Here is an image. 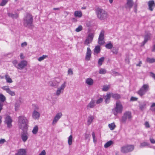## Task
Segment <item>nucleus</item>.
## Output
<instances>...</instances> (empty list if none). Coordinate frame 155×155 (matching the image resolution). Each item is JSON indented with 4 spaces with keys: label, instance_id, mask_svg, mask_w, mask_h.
I'll return each instance as SVG.
<instances>
[{
    "label": "nucleus",
    "instance_id": "obj_1",
    "mask_svg": "<svg viewBox=\"0 0 155 155\" xmlns=\"http://www.w3.org/2000/svg\"><path fill=\"white\" fill-rule=\"evenodd\" d=\"M28 120L24 116H21L18 118V124L20 129L23 130H26L28 128Z\"/></svg>",
    "mask_w": 155,
    "mask_h": 155
},
{
    "label": "nucleus",
    "instance_id": "obj_2",
    "mask_svg": "<svg viewBox=\"0 0 155 155\" xmlns=\"http://www.w3.org/2000/svg\"><path fill=\"white\" fill-rule=\"evenodd\" d=\"M95 13L97 18L101 21H105L108 17L107 12L100 8L98 7L96 9Z\"/></svg>",
    "mask_w": 155,
    "mask_h": 155
},
{
    "label": "nucleus",
    "instance_id": "obj_3",
    "mask_svg": "<svg viewBox=\"0 0 155 155\" xmlns=\"http://www.w3.org/2000/svg\"><path fill=\"white\" fill-rule=\"evenodd\" d=\"M33 21V17L30 13H26L23 19V24L25 26L30 27L32 26Z\"/></svg>",
    "mask_w": 155,
    "mask_h": 155
},
{
    "label": "nucleus",
    "instance_id": "obj_4",
    "mask_svg": "<svg viewBox=\"0 0 155 155\" xmlns=\"http://www.w3.org/2000/svg\"><path fill=\"white\" fill-rule=\"evenodd\" d=\"M123 107L120 101H117L115 107L113 110L114 114L116 116L118 114H121L123 111Z\"/></svg>",
    "mask_w": 155,
    "mask_h": 155
},
{
    "label": "nucleus",
    "instance_id": "obj_5",
    "mask_svg": "<svg viewBox=\"0 0 155 155\" xmlns=\"http://www.w3.org/2000/svg\"><path fill=\"white\" fill-rule=\"evenodd\" d=\"M132 117L131 112L127 111L124 113L123 116L120 120V121L122 123H125L127 120L130 121L132 119Z\"/></svg>",
    "mask_w": 155,
    "mask_h": 155
},
{
    "label": "nucleus",
    "instance_id": "obj_6",
    "mask_svg": "<svg viewBox=\"0 0 155 155\" xmlns=\"http://www.w3.org/2000/svg\"><path fill=\"white\" fill-rule=\"evenodd\" d=\"M66 82L65 81H64L60 87L57 88L55 93V95L58 96L61 94H62L64 92V89L66 86Z\"/></svg>",
    "mask_w": 155,
    "mask_h": 155
},
{
    "label": "nucleus",
    "instance_id": "obj_7",
    "mask_svg": "<svg viewBox=\"0 0 155 155\" xmlns=\"http://www.w3.org/2000/svg\"><path fill=\"white\" fill-rule=\"evenodd\" d=\"M149 90V86L148 84H144L140 89L138 91V94L142 96L144 95Z\"/></svg>",
    "mask_w": 155,
    "mask_h": 155
},
{
    "label": "nucleus",
    "instance_id": "obj_8",
    "mask_svg": "<svg viewBox=\"0 0 155 155\" xmlns=\"http://www.w3.org/2000/svg\"><path fill=\"white\" fill-rule=\"evenodd\" d=\"M134 148V147L133 145H127L121 147V151L122 152L126 153L132 151Z\"/></svg>",
    "mask_w": 155,
    "mask_h": 155
},
{
    "label": "nucleus",
    "instance_id": "obj_9",
    "mask_svg": "<svg viewBox=\"0 0 155 155\" xmlns=\"http://www.w3.org/2000/svg\"><path fill=\"white\" fill-rule=\"evenodd\" d=\"M39 107L36 106L32 113V117L35 120H38L40 118V113L38 111Z\"/></svg>",
    "mask_w": 155,
    "mask_h": 155
},
{
    "label": "nucleus",
    "instance_id": "obj_10",
    "mask_svg": "<svg viewBox=\"0 0 155 155\" xmlns=\"http://www.w3.org/2000/svg\"><path fill=\"white\" fill-rule=\"evenodd\" d=\"M104 31L102 30L101 31L99 36L98 43L100 45H103L104 43Z\"/></svg>",
    "mask_w": 155,
    "mask_h": 155
},
{
    "label": "nucleus",
    "instance_id": "obj_11",
    "mask_svg": "<svg viewBox=\"0 0 155 155\" xmlns=\"http://www.w3.org/2000/svg\"><path fill=\"white\" fill-rule=\"evenodd\" d=\"M27 62L24 60H22L18 64L17 69L20 70L23 69L27 65Z\"/></svg>",
    "mask_w": 155,
    "mask_h": 155
},
{
    "label": "nucleus",
    "instance_id": "obj_12",
    "mask_svg": "<svg viewBox=\"0 0 155 155\" xmlns=\"http://www.w3.org/2000/svg\"><path fill=\"white\" fill-rule=\"evenodd\" d=\"M4 90L7 93L11 96H14L15 95V92L11 90L8 86H4L2 87Z\"/></svg>",
    "mask_w": 155,
    "mask_h": 155
},
{
    "label": "nucleus",
    "instance_id": "obj_13",
    "mask_svg": "<svg viewBox=\"0 0 155 155\" xmlns=\"http://www.w3.org/2000/svg\"><path fill=\"white\" fill-rule=\"evenodd\" d=\"M62 116L61 113H57L54 117L52 122V124L54 125L56 124L59 120L61 118Z\"/></svg>",
    "mask_w": 155,
    "mask_h": 155
},
{
    "label": "nucleus",
    "instance_id": "obj_14",
    "mask_svg": "<svg viewBox=\"0 0 155 155\" xmlns=\"http://www.w3.org/2000/svg\"><path fill=\"white\" fill-rule=\"evenodd\" d=\"M12 120L9 116H7L5 118V123L8 128H10L12 127Z\"/></svg>",
    "mask_w": 155,
    "mask_h": 155
},
{
    "label": "nucleus",
    "instance_id": "obj_15",
    "mask_svg": "<svg viewBox=\"0 0 155 155\" xmlns=\"http://www.w3.org/2000/svg\"><path fill=\"white\" fill-rule=\"evenodd\" d=\"M21 137L22 140L25 142L28 138V134L26 131L22 132L21 133Z\"/></svg>",
    "mask_w": 155,
    "mask_h": 155
},
{
    "label": "nucleus",
    "instance_id": "obj_16",
    "mask_svg": "<svg viewBox=\"0 0 155 155\" xmlns=\"http://www.w3.org/2000/svg\"><path fill=\"white\" fill-rule=\"evenodd\" d=\"M94 35L92 34H89L84 42V44L88 45L92 41Z\"/></svg>",
    "mask_w": 155,
    "mask_h": 155
},
{
    "label": "nucleus",
    "instance_id": "obj_17",
    "mask_svg": "<svg viewBox=\"0 0 155 155\" xmlns=\"http://www.w3.org/2000/svg\"><path fill=\"white\" fill-rule=\"evenodd\" d=\"M91 51L89 47L87 48V51L86 53V55L85 57V59L86 61H88L90 60L91 57Z\"/></svg>",
    "mask_w": 155,
    "mask_h": 155
},
{
    "label": "nucleus",
    "instance_id": "obj_18",
    "mask_svg": "<svg viewBox=\"0 0 155 155\" xmlns=\"http://www.w3.org/2000/svg\"><path fill=\"white\" fill-rule=\"evenodd\" d=\"M149 9L151 11H152L153 8L155 7V4L153 1H149L148 2Z\"/></svg>",
    "mask_w": 155,
    "mask_h": 155
},
{
    "label": "nucleus",
    "instance_id": "obj_19",
    "mask_svg": "<svg viewBox=\"0 0 155 155\" xmlns=\"http://www.w3.org/2000/svg\"><path fill=\"white\" fill-rule=\"evenodd\" d=\"M26 150L24 149H21L18 150L17 152L15 155H26Z\"/></svg>",
    "mask_w": 155,
    "mask_h": 155
},
{
    "label": "nucleus",
    "instance_id": "obj_20",
    "mask_svg": "<svg viewBox=\"0 0 155 155\" xmlns=\"http://www.w3.org/2000/svg\"><path fill=\"white\" fill-rule=\"evenodd\" d=\"M95 106V102L93 100H92L90 103L87 105V109L93 108Z\"/></svg>",
    "mask_w": 155,
    "mask_h": 155
},
{
    "label": "nucleus",
    "instance_id": "obj_21",
    "mask_svg": "<svg viewBox=\"0 0 155 155\" xmlns=\"http://www.w3.org/2000/svg\"><path fill=\"white\" fill-rule=\"evenodd\" d=\"M59 82L57 81L56 80H53L52 81L49 82V85L51 87H57L59 85Z\"/></svg>",
    "mask_w": 155,
    "mask_h": 155
},
{
    "label": "nucleus",
    "instance_id": "obj_22",
    "mask_svg": "<svg viewBox=\"0 0 155 155\" xmlns=\"http://www.w3.org/2000/svg\"><path fill=\"white\" fill-rule=\"evenodd\" d=\"M5 97L2 94H1V110L2 109V107L3 106L2 102L5 104H6V102L5 101L6 100Z\"/></svg>",
    "mask_w": 155,
    "mask_h": 155
},
{
    "label": "nucleus",
    "instance_id": "obj_23",
    "mask_svg": "<svg viewBox=\"0 0 155 155\" xmlns=\"http://www.w3.org/2000/svg\"><path fill=\"white\" fill-rule=\"evenodd\" d=\"M74 15L76 17L80 18L82 16V13L81 11H76L74 12Z\"/></svg>",
    "mask_w": 155,
    "mask_h": 155
},
{
    "label": "nucleus",
    "instance_id": "obj_24",
    "mask_svg": "<svg viewBox=\"0 0 155 155\" xmlns=\"http://www.w3.org/2000/svg\"><path fill=\"white\" fill-rule=\"evenodd\" d=\"M85 82L87 85L91 86L93 85L94 81L92 78H88L86 80Z\"/></svg>",
    "mask_w": 155,
    "mask_h": 155
},
{
    "label": "nucleus",
    "instance_id": "obj_25",
    "mask_svg": "<svg viewBox=\"0 0 155 155\" xmlns=\"http://www.w3.org/2000/svg\"><path fill=\"white\" fill-rule=\"evenodd\" d=\"M94 119V116L91 115H90L88 116L87 120V124L88 125H89L91 124V123L93 121Z\"/></svg>",
    "mask_w": 155,
    "mask_h": 155
},
{
    "label": "nucleus",
    "instance_id": "obj_26",
    "mask_svg": "<svg viewBox=\"0 0 155 155\" xmlns=\"http://www.w3.org/2000/svg\"><path fill=\"white\" fill-rule=\"evenodd\" d=\"M133 2L132 0H127V7L131 8L133 5Z\"/></svg>",
    "mask_w": 155,
    "mask_h": 155
},
{
    "label": "nucleus",
    "instance_id": "obj_27",
    "mask_svg": "<svg viewBox=\"0 0 155 155\" xmlns=\"http://www.w3.org/2000/svg\"><path fill=\"white\" fill-rule=\"evenodd\" d=\"M111 96V93L107 94V95L104 96L105 102L106 103H108L109 102V101Z\"/></svg>",
    "mask_w": 155,
    "mask_h": 155
},
{
    "label": "nucleus",
    "instance_id": "obj_28",
    "mask_svg": "<svg viewBox=\"0 0 155 155\" xmlns=\"http://www.w3.org/2000/svg\"><path fill=\"white\" fill-rule=\"evenodd\" d=\"M5 78L7 83H11L13 81L12 79L8 74L5 75Z\"/></svg>",
    "mask_w": 155,
    "mask_h": 155
},
{
    "label": "nucleus",
    "instance_id": "obj_29",
    "mask_svg": "<svg viewBox=\"0 0 155 155\" xmlns=\"http://www.w3.org/2000/svg\"><path fill=\"white\" fill-rule=\"evenodd\" d=\"M8 15L9 17H11L12 18H18V15L17 14H13L11 13L8 12Z\"/></svg>",
    "mask_w": 155,
    "mask_h": 155
},
{
    "label": "nucleus",
    "instance_id": "obj_30",
    "mask_svg": "<svg viewBox=\"0 0 155 155\" xmlns=\"http://www.w3.org/2000/svg\"><path fill=\"white\" fill-rule=\"evenodd\" d=\"M111 97L115 100H117L120 98V96L117 94L111 93Z\"/></svg>",
    "mask_w": 155,
    "mask_h": 155
},
{
    "label": "nucleus",
    "instance_id": "obj_31",
    "mask_svg": "<svg viewBox=\"0 0 155 155\" xmlns=\"http://www.w3.org/2000/svg\"><path fill=\"white\" fill-rule=\"evenodd\" d=\"M20 102L17 101L15 103V110L16 111L18 110L19 109L20 106Z\"/></svg>",
    "mask_w": 155,
    "mask_h": 155
},
{
    "label": "nucleus",
    "instance_id": "obj_32",
    "mask_svg": "<svg viewBox=\"0 0 155 155\" xmlns=\"http://www.w3.org/2000/svg\"><path fill=\"white\" fill-rule=\"evenodd\" d=\"M113 141L112 140H110L105 144L104 147L105 148H107L113 144Z\"/></svg>",
    "mask_w": 155,
    "mask_h": 155
},
{
    "label": "nucleus",
    "instance_id": "obj_33",
    "mask_svg": "<svg viewBox=\"0 0 155 155\" xmlns=\"http://www.w3.org/2000/svg\"><path fill=\"white\" fill-rule=\"evenodd\" d=\"M100 47L99 45L96 46L94 49V52L97 54H98L100 52Z\"/></svg>",
    "mask_w": 155,
    "mask_h": 155
},
{
    "label": "nucleus",
    "instance_id": "obj_34",
    "mask_svg": "<svg viewBox=\"0 0 155 155\" xmlns=\"http://www.w3.org/2000/svg\"><path fill=\"white\" fill-rule=\"evenodd\" d=\"M108 126L111 130H114L116 127V126L115 125L114 123H112L110 124H109Z\"/></svg>",
    "mask_w": 155,
    "mask_h": 155
},
{
    "label": "nucleus",
    "instance_id": "obj_35",
    "mask_svg": "<svg viewBox=\"0 0 155 155\" xmlns=\"http://www.w3.org/2000/svg\"><path fill=\"white\" fill-rule=\"evenodd\" d=\"M149 145V144L147 142H143L140 143V147L142 148L144 147L148 146Z\"/></svg>",
    "mask_w": 155,
    "mask_h": 155
},
{
    "label": "nucleus",
    "instance_id": "obj_36",
    "mask_svg": "<svg viewBox=\"0 0 155 155\" xmlns=\"http://www.w3.org/2000/svg\"><path fill=\"white\" fill-rule=\"evenodd\" d=\"M73 137L72 135H71L68 138V143L69 145H71L72 144Z\"/></svg>",
    "mask_w": 155,
    "mask_h": 155
},
{
    "label": "nucleus",
    "instance_id": "obj_37",
    "mask_svg": "<svg viewBox=\"0 0 155 155\" xmlns=\"http://www.w3.org/2000/svg\"><path fill=\"white\" fill-rule=\"evenodd\" d=\"M147 61L150 63H152L155 62V58H147L146 59Z\"/></svg>",
    "mask_w": 155,
    "mask_h": 155
},
{
    "label": "nucleus",
    "instance_id": "obj_38",
    "mask_svg": "<svg viewBox=\"0 0 155 155\" xmlns=\"http://www.w3.org/2000/svg\"><path fill=\"white\" fill-rule=\"evenodd\" d=\"M38 127L37 125L35 126L32 130V132L34 134H36L38 131Z\"/></svg>",
    "mask_w": 155,
    "mask_h": 155
},
{
    "label": "nucleus",
    "instance_id": "obj_39",
    "mask_svg": "<svg viewBox=\"0 0 155 155\" xmlns=\"http://www.w3.org/2000/svg\"><path fill=\"white\" fill-rule=\"evenodd\" d=\"M150 110L155 113V103H152L150 106Z\"/></svg>",
    "mask_w": 155,
    "mask_h": 155
},
{
    "label": "nucleus",
    "instance_id": "obj_40",
    "mask_svg": "<svg viewBox=\"0 0 155 155\" xmlns=\"http://www.w3.org/2000/svg\"><path fill=\"white\" fill-rule=\"evenodd\" d=\"M48 58V56L46 55H43L42 56L39 57L38 58V60L39 61H41L44 60L45 58Z\"/></svg>",
    "mask_w": 155,
    "mask_h": 155
},
{
    "label": "nucleus",
    "instance_id": "obj_41",
    "mask_svg": "<svg viewBox=\"0 0 155 155\" xmlns=\"http://www.w3.org/2000/svg\"><path fill=\"white\" fill-rule=\"evenodd\" d=\"M104 57H102L99 59L98 62V64L101 66L103 62L104 61Z\"/></svg>",
    "mask_w": 155,
    "mask_h": 155
},
{
    "label": "nucleus",
    "instance_id": "obj_42",
    "mask_svg": "<svg viewBox=\"0 0 155 155\" xmlns=\"http://www.w3.org/2000/svg\"><path fill=\"white\" fill-rule=\"evenodd\" d=\"M113 47V45L110 42L105 45V47L108 49H110Z\"/></svg>",
    "mask_w": 155,
    "mask_h": 155
},
{
    "label": "nucleus",
    "instance_id": "obj_43",
    "mask_svg": "<svg viewBox=\"0 0 155 155\" xmlns=\"http://www.w3.org/2000/svg\"><path fill=\"white\" fill-rule=\"evenodd\" d=\"M150 34H148L146 35L144 37V43L145 44L148 39L150 38Z\"/></svg>",
    "mask_w": 155,
    "mask_h": 155
},
{
    "label": "nucleus",
    "instance_id": "obj_44",
    "mask_svg": "<svg viewBox=\"0 0 155 155\" xmlns=\"http://www.w3.org/2000/svg\"><path fill=\"white\" fill-rule=\"evenodd\" d=\"M8 1V0H2L1 2V6H5L6 4H7Z\"/></svg>",
    "mask_w": 155,
    "mask_h": 155
},
{
    "label": "nucleus",
    "instance_id": "obj_45",
    "mask_svg": "<svg viewBox=\"0 0 155 155\" xmlns=\"http://www.w3.org/2000/svg\"><path fill=\"white\" fill-rule=\"evenodd\" d=\"M106 73L105 69L103 68H101L99 70V73L100 74H104Z\"/></svg>",
    "mask_w": 155,
    "mask_h": 155
},
{
    "label": "nucleus",
    "instance_id": "obj_46",
    "mask_svg": "<svg viewBox=\"0 0 155 155\" xmlns=\"http://www.w3.org/2000/svg\"><path fill=\"white\" fill-rule=\"evenodd\" d=\"M110 87V86L109 85H105L103 86L102 90L104 91H107L108 90Z\"/></svg>",
    "mask_w": 155,
    "mask_h": 155
},
{
    "label": "nucleus",
    "instance_id": "obj_47",
    "mask_svg": "<svg viewBox=\"0 0 155 155\" xmlns=\"http://www.w3.org/2000/svg\"><path fill=\"white\" fill-rule=\"evenodd\" d=\"M83 27L81 25H79L78 28L75 29V31L77 32H79L82 30Z\"/></svg>",
    "mask_w": 155,
    "mask_h": 155
},
{
    "label": "nucleus",
    "instance_id": "obj_48",
    "mask_svg": "<svg viewBox=\"0 0 155 155\" xmlns=\"http://www.w3.org/2000/svg\"><path fill=\"white\" fill-rule=\"evenodd\" d=\"M92 136L93 138V142L94 143H96L97 142V139L96 138L95 134L94 132L92 133Z\"/></svg>",
    "mask_w": 155,
    "mask_h": 155
},
{
    "label": "nucleus",
    "instance_id": "obj_49",
    "mask_svg": "<svg viewBox=\"0 0 155 155\" xmlns=\"http://www.w3.org/2000/svg\"><path fill=\"white\" fill-rule=\"evenodd\" d=\"M12 63L14 66L17 68L18 67V61L17 60H14L12 61Z\"/></svg>",
    "mask_w": 155,
    "mask_h": 155
},
{
    "label": "nucleus",
    "instance_id": "obj_50",
    "mask_svg": "<svg viewBox=\"0 0 155 155\" xmlns=\"http://www.w3.org/2000/svg\"><path fill=\"white\" fill-rule=\"evenodd\" d=\"M90 135L89 134L85 133L84 135L85 138L86 140L89 139Z\"/></svg>",
    "mask_w": 155,
    "mask_h": 155
},
{
    "label": "nucleus",
    "instance_id": "obj_51",
    "mask_svg": "<svg viewBox=\"0 0 155 155\" xmlns=\"http://www.w3.org/2000/svg\"><path fill=\"white\" fill-rule=\"evenodd\" d=\"M103 100L102 98H100L99 99H98L96 101L97 104H99L101 103Z\"/></svg>",
    "mask_w": 155,
    "mask_h": 155
},
{
    "label": "nucleus",
    "instance_id": "obj_52",
    "mask_svg": "<svg viewBox=\"0 0 155 155\" xmlns=\"http://www.w3.org/2000/svg\"><path fill=\"white\" fill-rule=\"evenodd\" d=\"M68 74H73V72L71 68L69 69L68 71Z\"/></svg>",
    "mask_w": 155,
    "mask_h": 155
},
{
    "label": "nucleus",
    "instance_id": "obj_53",
    "mask_svg": "<svg viewBox=\"0 0 155 155\" xmlns=\"http://www.w3.org/2000/svg\"><path fill=\"white\" fill-rule=\"evenodd\" d=\"M27 45V44L26 42H24L22 43L21 46L22 47L24 48L26 47Z\"/></svg>",
    "mask_w": 155,
    "mask_h": 155
},
{
    "label": "nucleus",
    "instance_id": "obj_54",
    "mask_svg": "<svg viewBox=\"0 0 155 155\" xmlns=\"http://www.w3.org/2000/svg\"><path fill=\"white\" fill-rule=\"evenodd\" d=\"M137 97H131L130 99V101H137Z\"/></svg>",
    "mask_w": 155,
    "mask_h": 155
},
{
    "label": "nucleus",
    "instance_id": "obj_55",
    "mask_svg": "<svg viewBox=\"0 0 155 155\" xmlns=\"http://www.w3.org/2000/svg\"><path fill=\"white\" fill-rule=\"evenodd\" d=\"M112 52L115 54H117L118 53V50L117 49H113L112 50Z\"/></svg>",
    "mask_w": 155,
    "mask_h": 155
},
{
    "label": "nucleus",
    "instance_id": "obj_56",
    "mask_svg": "<svg viewBox=\"0 0 155 155\" xmlns=\"http://www.w3.org/2000/svg\"><path fill=\"white\" fill-rule=\"evenodd\" d=\"M144 125H145L146 127L147 128L150 127V125L149 124V123L148 122H147V121L145 122Z\"/></svg>",
    "mask_w": 155,
    "mask_h": 155
},
{
    "label": "nucleus",
    "instance_id": "obj_57",
    "mask_svg": "<svg viewBox=\"0 0 155 155\" xmlns=\"http://www.w3.org/2000/svg\"><path fill=\"white\" fill-rule=\"evenodd\" d=\"M150 76L155 80V74L153 72L150 73Z\"/></svg>",
    "mask_w": 155,
    "mask_h": 155
},
{
    "label": "nucleus",
    "instance_id": "obj_58",
    "mask_svg": "<svg viewBox=\"0 0 155 155\" xmlns=\"http://www.w3.org/2000/svg\"><path fill=\"white\" fill-rule=\"evenodd\" d=\"M150 141L151 143H155V140H154L153 138H150Z\"/></svg>",
    "mask_w": 155,
    "mask_h": 155
},
{
    "label": "nucleus",
    "instance_id": "obj_59",
    "mask_svg": "<svg viewBox=\"0 0 155 155\" xmlns=\"http://www.w3.org/2000/svg\"><path fill=\"white\" fill-rule=\"evenodd\" d=\"M45 151L44 150L41 151L40 153L39 154V155H45Z\"/></svg>",
    "mask_w": 155,
    "mask_h": 155
},
{
    "label": "nucleus",
    "instance_id": "obj_60",
    "mask_svg": "<svg viewBox=\"0 0 155 155\" xmlns=\"http://www.w3.org/2000/svg\"><path fill=\"white\" fill-rule=\"evenodd\" d=\"M145 107V105L144 104H141L140 106V108L141 110H143Z\"/></svg>",
    "mask_w": 155,
    "mask_h": 155
},
{
    "label": "nucleus",
    "instance_id": "obj_61",
    "mask_svg": "<svg viewBox=\"0 0 155 155\" xmlns=\"http://www.w3.org/2000/svg\"><path fill=\"white\" fill-rule=\"evenodd\" d=\"M142 64V62L141 61H140L139 62V63L137 64H136L137 66L140 67L141 66V64Z\"/></svg>",
    "mask_w": 155,
    "mask_h": 155
},
{
    "label": "nucleus",
    "instance_id": "obj_62",
    "mask_svg": "<svg viewBox=\"0 0 155 155\" xmlns=\"http://www.w3.org/2000/svg\"><path fill=\"white\" fill-rule=\"evenodd\" d=\"M20 57L21 59H23L24 58V57L23 53H21L20 55Z\"/></svg>",
    "mask_w": 155,
    "mask_h": 155
},
{
    "label": "nucleus",
    "instance_id": "obj_63",
    "mask_svg": "<svg viewBox=\"0 0 155 155\" xmlns=\"http://www.w3.org/2000/svg\"><path fill=\"white\" fill-rule=\"evenodd\" d=\"M5 142V140L4 139H1V144L4 143Z\"/></svg>",
    "mask_w": 155,
    "mask_h": 155
},
{
    "label": "nucleus",
    "instance_id": "obj_64",
    "mask_svg": "<svg viewBox=\"0 0 155 155\" xmlns=\"http://www.w3.org/2000/svg\"><path fill=\"white\" fill-rule=\"evenodd\" d=\"M72 20L73 21V22H76L77 21V20L75 18H72Z\"/></svg>",
    "mask_w": 155,
    "mask_h": 155
}]
</instances>
